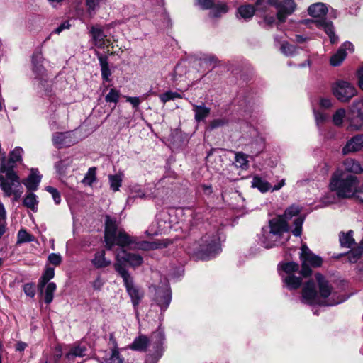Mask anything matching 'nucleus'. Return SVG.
<instances>
[{
	"label": "nucleus",
	"instance_id": "f257e3e1",
	"mask_svg": "<svg viewBox=\"0 0 363 363\" xmlns=\"http://www.w3.org/2000/svg\"><path fill=\"white\" fill-rule=\"evenodd\" d=\"M300 208L291 206L286 209L282 216H278L269 220L268 225L262 228L259 241L265 248H272L284 244L289 239L290 221L294 228V235L298 237L302 233L304 218L300 216Z\"/></svg>",
	"mask_w": 363,
	"mask_h": 363
},
{
	"label": "nucleus",
	"instance_id": "f03ea898",
	"mask_svg": "<svg viewBox=\"0 0 363 363\" xmlns=\"http://www.w3.org/2000/svg\"><path fill=\"white\" fill-rule=\"evenodd\" d=\"M315 278L317 282L318 291L313 281H308L303 286L301 291V301L308 305H319L323 306H333L344 302L347 297L337 296L329 281L321 274H316Z\"/></svg>",
	"mask_w": 363,
	"mask_h": 363
},
{
	"label": "nucleus",
	"instance_id": "7ed1b4c3",
	"mask_svg": "<svg viewBox=\"0 0 363 363\" xmlns=\"http://www.w3.org/2000/svg\"><path fill=\"white\" fill-rule=\"evenodd\" d=\"M104 239L108 250H111L114 245L145 251L157 248V245L155 242L139 241L136 237L130 236L123 230L118 229L116 219L109 216H106Z\"/></svg>",
	"mask_w": 363,
	"mask_h": 363
},
{
	"label": "nucleus",
	"instance_id": "20e7f679",
	"mask_svg": "<svg viewBox=\"0 0 363 363\" xmlns=\"http://www.w3.org/2000/svg\"><path fill=\"white\" fill-rule=\"evenodd\" d=\"M164 340L163 330L159 329L152 333L150 340L146 335H138L130 345L129 348L135 351L144 352L147 346L151 345L153 352L147 356L145 363H157L163 354Z\"/></svg>",
	"mask_w": 363,
	"mask_h": 363
},
{
	"label": "nucleus",
	"instance_id": "39448f33",
	"mask_svg": "<svg viewBox=\"0 0 363 363\" xmlns=\"http://www.w3.org/2000/svg\"><path fill=\"white\" fill-rule=\"evenodd\" d=\"M358 184L359 180L356 176L346 175L343 171L337 170L331 177L330 189L340 198L352 199Z\"/></svg>",
	"mask_w": 363,
	"mask_h": 363
},
{
	"label": "nucleus",
	"instance_id": "423d86ee",
	"mask_svg": "<svg viewBox=\"0 0 363 363\" xmlns=\"http://www.w3.org/2000/svg\"><path fill=\"white\" fill-rule=\"evenodd\" d=\"M21 187L19 177L12 169H6L4 161L0 168V188L6 197L11 196L12 191Z\"/></svg>",
	"mask_w": 363,
	"mask_h": 363
},
{
	"label": "nucleus",
	"instance_id": "0eeeda50",
	"mask_svg": "<svg viewBox=\"0 0 363 363\" xmlns=\"http://www.w3.org/2000/svg\"><path fill=\"white\" fill-rule=\"evenodd\" d=\"M199 246V253L202 259H208L217 255L220 250L218 233L214 231L207 233L201 238Z\"/></svg>",
	"mask_w": 363,
	"mask_h": 363
},
{
	"label": "nucleus",
	"instance_id": "6e6552de",
	"mask_svg": "<svg viewBox=\"0 0 363 363\" xmlns=\"http://www.w3.org/2000/svg\"><path fill=\"white\" fill-rule=\"evenodd\" d=\"M298 264L295 262H286L279 264V270L285 286L289 290H294L301 286L302 279L300 277L294 275L298 271Z\"/></svg>",
	"mask_w": 363,
	"mask_h": 363
},
{
	"label": "nucleus",
	"instance_id": "1a4fd4ad",
	"mask_svg": "<svg viewBox=\"0 0 363 363\" xmlns=\"http://www.w3.org/2000/svg\"><path fill=\"white\" fill-rule=\"evenodd\" d=\"M117 272L123 278L126 291L131 299V302L136 309L144 296L143 291L134 284L133 277L128 272H125L121 267H117Z\"/></svg>",
	"mask_w": 363,
	"mask_h": 363
},
{
	"label": "nucleus",
	"instance_id": "9d476101",
	"mask_svg": "<svg viewBox=\"0 0 363 363\" xmlns=\"http://www.w3.org/2000/svg\"><path fill=\"white\" fill-rule=\"evenodd\" d=\"M348 130L357 131L363 127V100L355 101L350 106L347 114Z\"/></svg>",
	"mask_w": 363,
	"mask_h": 363
},
{
	"label": "nucleus",
	"instance_id": "9b49d317",
	"mask_svg": "<svg viewBox=\"0 0 363 363\" xmlns=\"http://www.w3.org/2000/svg\"><path fill=\"white\" fill-rule=\"evenodd\" d=\"M333 94L341 102H347L357 94V89L347 81H337L332 85Z\"/></svg>",
	"mask_w": 363,
	"mask_h": 363
},
{
	"label": "nucleus",
	"instance_id": "f8f14e48",
	"mask_svg": "<svg viewBox=\"0 0 363 363\" xmlns=\"http://www.w3.org/2000/svg\"><path fill=\"white\" fill-rule=\"evenodd\" d=\"M301 259L302 261L301 274L306 277L311 274V267H318L322 264V259L314 255L306 245L301 246Z\"/></svg>",
	"mask_w": 363,
	"mask_h": 363
},
{
	"label": "nucleus",
	"instance_id": "ddd939ff",
	"mask_svg": "<svg viewBox=\"0 0 363 363\" xmlns=\"http://www.w3.org/2000/svg\"><path fill=\"white\" fill-rule=\"evenodd\" d=\"M116 262L114 264V268L117 272V267H121L125 272H128L124 266L125 263L129 264L133 267L140 266L143 262V258L138 254L130 253L121 247L116 254Z\"/></svg>",
	"mask_w": 363,
	"mask_h": 363
},
{
	"label": "nucleus",
	"instance_id": "4468645a",
	"mask_svg": "<svg viewBox=\"0 0 363 363\" xmlns=\"http://www.w3.org/2000/svg\"><path fill=\"white\" fill-rule=\"evenodd\" d=\"M155 290V301L157 304L163 308H167L171 301V291L169 284L165 281L161 286L156 288Z\"/></svg>",
	"mask_w": 363,
	"mask_h": 363
},
{
	"label": "nucleus",
	"instance_id": "2eb2a0df",
	"mask_svg": "<svg viewBox=\"0 0 363 363\" xmlns=\"http://www.w3.org/2000/svg\"><path fill=\"white\" fill-rule=\"evenodd\" d=\"M363 150V134H357L350 138L342 148V154L347 155Z\"/></svg>",
	"mask_w": 363,
	"mask_h": 363
},
{
	"label": "nucleus",
	"instance_id": "dca6fc26",
	"mask_svg": "<svg viewBox=\"0 0 363 363\" xmlns=\"http://www.w3.org/2000/svg\"><path fill=\"white\" fill-rule=\"evenodd\" d=\"M52 143L57 148L69 147L76 143L71 132L55 133L52 135Z\"/></svg>",
	"mask_w": 363,
	"mask_h": 363
},
{
	"label": "nucleus",
	"instance_id": "f3484780",
	"mask_svg": "<svg viewBox=\"0 0 363 363\" xmlns=\"http://www.w3.org/2000/svg\"><path fill=\"white\" fill-rule=\"evenodd\" d=\"M296 5L292 0H284L277 6V18L284 22L287 16L291 15L296 9Z\"/></svg>",
	"mask_w": 363,
	"mask_h": 363
},
{
	"label": "nucleus",
	"instance_id": "a211bd4d",
	"mask_svg": "<svg viewBox=\"0 0 363 363\" xmlns=\"http://www.w3.org/2000/svg\"><path fill=\"white\" fill-rule=\"evenodd\" d=\"M346 50H349L350 52L354 50L352 43L350 42L344 43L337 52L331 57L330 64L335 67L340 65L347 56Z\"/></svg>",
	"mask_w": 363,
	"mask_h": 363
},
{
	"label": "nucleus",
	"instance_id": "6ab92c4d",
	"mask_svg": "<svg viewBox=\"0 0 363 363\" xmlns=\"http://www.w3.org/2000/svg\"><path fill=\"white\" fill-rule=\"evenodd\" d=\"M316 27L322 29L328 35L332 44L337 43L338 37L335 35L334 31V26L332 21L327 19H320L314 21Z\"/></svg>",
	"mask_w": 363,
	"mask_h": 363
},
{
	"label": "nucleus",
	"instance_id": "aec40b11",
	"mask_svg": "<svg viewBox=\"0 0 363 363\" xmlns=\"http://www.w3.org/2000/svg\"><path fill=\"white\" fill-rule=\"evenodd\" d=\"M328 11L326 4L322 2H318L311 4L308 9V14L316 20L326 19L325 15Z\"/></svg>",
	"mask_w": 363,
	"mask_h": 363
},
{
	"label": "nucleus",
	"instance_id": "412c9836",
	"mask_svg": "<svg viewBox=\"0 0 363 363\" xmlns=\"http://www.w3.org/2000/svg\"><path fill=\"white\" fill-rule=\"evenodd\" d=\"M92 39L95 46L103 48L109 45V40L106 38V35L104 33L102 29L99 27H92L91 29Z\"/></svg>",
	"mask_w": 363,
	"mask_h": 363
},
{
	"label": "nucleus",
	"instance_id": "4be33fe9",
	"mask_svg": "<svg viewBox=\"0 0 363 363\" xmlns=\"http://www.w3.org/2000/svg\"><path fill=\"white\" fill-rule=\"evenodd\" d=\"M342 166L345 172L359 174L363 173V162L352 157L346 158L343 162Z\"/></svg>",
	"mask_w": 363,
	"mask_h": 363
},
{
	"label": "nucleus",
	"instance_id": "5701e85b",
	"mask_svg": "<svg viewBox=\"0 0 363 363\" xmlns=\"http://www.w3.org/2000/svg\"><path fill=\"white\" fill-rule=\"evenodd\" d=\"M87 348L84 345H76L72 347L65 355V363H74L77 357H83L86 355Z\"/></svg>",
	"mask_w": 363,
	"mask_h": 363
},
{
	"label": "nucleus",
	"instance_id": "b1692460",
	"mask_svg": "<svg viewBox=\"0 0 363 363\" xmlns=\"http://www.w3.org/2000/svg\"><path fill=\"white\" fill-rule=\"evenodd\" d=\"M23 150L21 147H16L10 154V157L8 161H6L5 157H3L1 163L4 161L6 169H12L15 167V163L21 160V156Z\"/></svg>",
	"mask_w": 363,
	"mask_h": 363
},
{
	"label": "nucleus",
	"instance_id": "393cba45",
	"mask_svg": "<svg viewBox=\"0 0 363 363\" xmlns=\"http://www.w3.org/2000/svg\"><path fill=\"white\" fill-rule=\"evenodd\" d=\"M339 241L341 247L351 248L355 243L353 230H350L347 232L341 231L339 233Z\"/></svg>",
	"mask_w": 363,
	"mask_h": 363
},
{
	"label": "nucleus",
	"instance_id": "a878e982",
	"mask_svg": "<svg viewBox=\"0 0 363 363\" xmlns=\"http://www.w3.org/2000/svg\"><path fill=\"white\" fill-rule=\"evenodd\" d=\"M41 177L38 174V171L32 169L29 177L23 181L24 185L28 190L35 191L37 189Z\"/></svg>",
	"mask_w": 363,
	"mask_h": 363
},
{
	"label": "nucleus",
	"instance_id": "bb28decb",
	"mask_svg": "<svg viewBox=\"0 0 363 363\" xmlns=\"http://www.w3.org/2000/svg\"><path fill=\"white\" fill-rule=\"evenodd\" d=\"M193 106V111L194 112V118L197 122L203 121L206 118H207L209 114L211 109L206 107L203 104L201 105H196L192 104Z\"/></svg>",
	"mask_w": 363,
	"mask_h": 363
},
{
	"label": "nucleus",
	"instance_id": "cd10ccee",
	"mask_svg": "<svg viewBox=\"0 0 363 363\" xmlns=\"http://www.w3.org/2000/svg\"><path fill=\"white\" fill-rule=\"evenodd\" d=\"M91 263L96 268H104L109 266L111 262L105 257V251L101 250L95 253Z\"/></svg>",
	"mask_w": 363,
	"mask_h": 363
},
{
	"label": "nucleus",
	"instance_id": "c85d7f7f",
	"mask_svg": "<svg viewBox=\"0 0 363 363\" xmlns=\"http://www.w3.org/2000/svg\"><path fill=\"white\" fill-rule=\"evenodd\" d=\"M255 12V8L250 4H245L239 6L237 10V17H240L245 20H250L252 18Z\"/></svg>",
	"mask_w": 363,
	"mask_h": 363
},
{
	"label": "nucleus",
	"instance_id": "c756f323",
	"mask_svg": "<svg viewBox=\"0 0 363 363\" xmlns=\"http://www.w3.org/2000/svg\"><path fill=\"white\" fill-rule=\"evenodd\" d=\"M363 255V238L356 247L347 252V259L351 263H356Z\"/></svg>",
	"mask_w": 363,
	"mask_h": 363
},
{
	"label": "nucleus",
	"instance_id": "7c9ffc66",
	"mask_svg": "<svg viewBox=\"0 0 363 363\" xmlns=\"http://www.w3.org/2000/svg\"><path fill=\"white\" fill-rule=\"evenodd\" d=\"M130 195L127 199V203L133 202L135 198L143 199L146 196L144 190L141 186L137 184H131L130 186Z\"/></svg>",
	"mask_w": 363,
	"mask_h": 363
},
{
	"label": "nucleus",
	"instance_id": "2f4dec72",
	"mask_svg": "<svg viewBox=\"0 0 363 363\" xmlns=\"http://www.w3.org/2000/svg\"><path fill=\"white\" fill-rule=\"evenodd\" d=\"M98 60L101 66V76L104 80L109 81V77L111 72L108 67V62L107 57L101 54L97 53Z\"/></svg>",
	"mask_w": 363,
	"mask_h": 363
},
{
	"label": "nucleus",
	"instance_id": "473e14b6",
	"mask_svg": "<svg viewBox=\"0 0 363 363\" xmlns=\"http://www.w3.org/2000/svg\"><path fill=\"white\" fill-rule=\"evenodd\" d=\"M124 174L122 172H118L116 174H110L108 175V182L110 185V189L116 192L119 191L120 187L122 185V182L123 180Z\"/></svg>",
	"mask_w": 363,
	"mask_h": 363
},
{
	"label": "nucleus",
	"instance_id": "72a5a7b5",
	"mask_svg": "<svg viewBox=\"0 0 363 363\" xmlns=\"http://www.w3.org/2000/svg\"><path fill=\"white\" fill-rule=\"evenodd\" d=\"M252 186L258 189L262 193L271 190V184L264 179L259 176H255L252 181Z\"/></svg>",
	"mask_w": 363,
	"mask_h": 363
},
{
	"label": "nucleus",
	"instance_id": "f704fd0d",
	"mask_svg": "<svg viewBox=\"0 0 363 363\" xmlns=\"http://www.w3.org/2000/svg\"><path fill=\"white\" fill-rule=\"evenodd\" d=\"M55 276V270L54 268L47 267L45 269V272L43 273V276L41 277L38 287L39 289L42 291L43 289L45 287V286L47 284V283L54 277Z\"/></svg>",
	"mask_w": 363,
	"mask_h": 363
},
{
	"label": "nucleus",
	"instance_id": "c9c22d12",
	"mask_svg": "<svg viewBox=\"0 0 363 363\" xmlns=\"http://www.w3.org/2000/svg\"><path fill=\"white\" fill-rule=\"evenodd\" d=\"M229 10L226 3L218 4L212 9L209 15L212 18H220L223 14L226 13Z\"/></svg>",
	"mask_w": 363,
	"mask_h": 363
},
{
	"label": "nucleus",
	"instance_id": "e433bc0d",
	"mask_svg": "<svg viewBox=\"0 0 363 363\" xmlns=\"http://www.w3.org/2000/svg\"><path fill=\"white\" fill-rule=\"evenodd\" d=\"M33 71L38 75L43 73L44 69L42 64V57L40 54H34L32 56Z\"/></svg>",
	"mask_w": 363,
	"mask_h": 363
},
{
	"label": "nucleus",
	"instance_id": "4c0bfd02",
	"mask_svg": "<svg viewBox=\"0 0 363 363\" xmlns=\"http://www.w3.org/2000/svg\"><path fill=\"white\" fill-rule=\"evenodd\" d=\"M38 203L36 196L33 193L27 194L23 201V205L28 208L31 209L33 211H37Z\"/></svg>",
	"mask_w": 363,
	"mask_h": 363
},
{
	"label": "nucleus",
	"instance_id": "58836bf2",
	"mask_svg": "<svg viewBox=\"0 0 363 363\" xmlns=\"http://www.w3.org/2000/svg\"><path fill=\"white\" fill-rule=\"evenodd\" d=\"M96 181V168L90 167L82 182L85 186H91Z\"/></svg>",
	"mask_w": 363,
	"mask_h": 363
},
{
	"label": "nucleus",
	"instance_id": "ea45409f",
	"mask_svg": "<svg viewBox=\"0 0 363 363\" xmlns=\"http://www.w3.org/2000/svg\"><path fill=\"white\" fill-rule=\"evenodd\" d=\"M235 164L236 167L246 169L248 167L247 155L242 152H235Z\"/></svg>",
	"mask_w": 363,
	"mask_h": 363
},
{
	"label": "nucleus",
	"instance_id": "a19ab883",
	"mask_svg": "<svg viewBox=\"0 0 363 363\" xmlns=\"http://www.w3.org/2000/svg\"><path fill=\"white\" fill-rule=\"evenodd\" d=\"M45 286V301L46 303H50L53 300V295L56 290V284L53 282L47 283Z\"/></svg>",
	"mask_w": 363,
	"mask_h": 363
},
{
	"label": "nucleus",
	"instance_id": "79ce46f5",
	"mask_svg": "<svg viewBox=\"0 0 363 363\" xmlns=\"http://www.w3.org/2000/svg\"><path fill=\"white\" fill-rule=\"evenodd\" d=\"M347 117L344 108L337 109L333 116V123L335 125L340 127L342 125L344 118Z\"/></svg>",
	"mask_w": 363,
	"mask_h": 363
},
{
	"label": "nucleus",
	"instance_id": "37998d69",
	"mask_svg": "<svg viewBox=\"0 0 363 363\" xmlns=\"http://www.w3.org/2000/svg\"><path fill=\"white\" fill-rule=\"evenodd\" d=\"M159 98L162 103L165 104L171 100H174L175 99H180L182 98V96L177 92L167 91L164 94H160L159 96Z\"/></svg>",
	"mask_w": 363,
	"mask_h": 363
},
{
	"label": "nucleus",
	"instance_id": "c03bdc74",
	"mask_svg": "<svg viewBox=\"0 0 363 363\" xmlns=\"http://www.w3.org/2000/svg\"><path fill=\"white\" fill-rule=\"evenodd\" d=\"M6 210L2 203H0V238L5 233Z\"/></svg>",
	"mask_w": 363,
	"mask_h": 363
},
{
	"label": "nucleus",
	"instance_id": "a18cd8bd",
	"mask_svg": "<svg viewBox=\"0 0 363 363\" xmlns=\"http://www.w3.org/2000/svg\"><path fill=\"white\" fill-rule=\"evenodd\" d=\"M281 51L286 56H292L296 52V47L288 43H284L281 46Z\"/></svg>",
	"mask_w": 363,
	"mask_h": 363
},
{
	"label": "nucleus",
	"instance_id": "49530a36",
	"mask_svg": "<svg viewBox=\"0 0 363 363\" xmlns=\"http://www.w3.org/2000/svg\"><path fill=\"white\" fill-rule=\"evenodd\" d=\"M33 240V237L30 235L26 230L21 229L18 233V242H28Z\"/></svg>",
	"mask_w": 363,
	"mask_h": 363
},
{
	"label": "nucleus",
	"instance_id": "de8ad7c7",
	"mask_svg": "<svg viewBox=\"0 0 363 363\" xmlns=\"http://www.w3.org/2000/svg\"><path fill=\"white\" fill-rule=\"evenodd\" d=\"M314 116L317 125H320L326 122L328 119V116L320 111H313Z\"/></svg>",
	"mask_w": 363,
	"mask_h": 363
},
{
	"label": "nucleus",
	"instance_id": "09e8293b",
	"mask_svg": "<svg viewBox=\"0 0 363 363\" xmlns=\"http://www.w3.org/2000/svg\"><path fill=\"white\" fill-rule=\"evenodd\" d=\"M120 97V92L115 89H111L108 94L106 96V102L117 103Z\"/></svg>",
	"mask_w": 363,
	"mask_h": 363
},
{
	"label": "nucleus",
	"instance_id": "8fccbe9b",
	"mask_svg": "<svg viewBox=\"0 0 363 363\" xmlns=\"http://www.w3.org/2000/svg\"><path fill=\"white\" fill-rule=\"evenodd\" d=\"M49 262L55 266H58L62 262V256L58 253H51L48 258Z\"/></svg>",
	"mask_w": 363,
	"mask_h": 363
},
{
	"label": "nucleus",
	"instance_id": "3c124183",
	"mask_svg": "<svg viewBox=\"0 0 363 363\" xmlns=\"http://www.w3.org/2000/svg\"><path fill=\"white\" fill-rule=\"evenodd\" d=\"M197 4L202 9H213L215 0H196Z\"/></svg>",
	"mask_w": 363,
	"mask_h": 363
},
{
	"label": "nucleus",
	"instance_id": "603ef678",
	"mask_svg": "<svg viewBox=\"0 0 363 363\" xmlns=\"http://www.w3.org/2000/svg\"><path fill=\"white\" fill-rule=\"evenodd\" d=\"M185 72L184 67L182 63H179L175 67L174 72L172 74V79L173 81L177 80V76H182L183 73Z\"/></svg>",
	"mask_w": 363,
	"mask_h": 363
},
{
	"label": "nucleus",
	"instance_id": "864d4df0",
	"mask_svg": "<svg viewBox=\"0 0 363 363\" xmlns=\"http://www.w3.org/2000/svg\"><path fill=\"white\" fill-rule=\"evenodd\" d=\"M46 190L52 196L55 203L59 204L61 201V199L57 190L52 186H47Z\"/></svg>",
	"mask_w": 363,
	"mask_h": 363
},
{
	"label": "nucleus",
	"instance_id": "5fc2aeb1",
	"mask_svg": "<svg viewBox=\"0 0 363 363\" xmlns=\"http://www.w3.org/2000/svg\"><path fill=\"white\" fill-rule=\"evenodd\" d=\"M23 291L25 294L30 297H33L35 294V286L30 284H25L23 286Z\"/></svg>",
	"mask_w": 363,
	"mask_h": 363
},
{
	"label": "nucleus",
	"instance_id": "6e6d98bb",
	"mask_svg": "<svg viewBox=\"0 0 363 363\" xmlns=\"http://www.w3.org/2000/svg\"><path fill=\"white\" fill-rule=\"evenodd\" d=\"M101 1V0H86L88 12L90 14H91V13L96 9Z\"/></svg>",
	"mask_w": 363,
	"mask_h": 363
},
{
	"label": "nucleus",
	"instance_id": "4d7b16f0",
	"mask_svg": "<svg viewBox=\"0 0 363 363\" xmlns=\"http://www.w3.org/2000/svg\"><path fill=\"white\" fill-rule=\"evenodd\" d=\"M356 201L363 203V184L359 188L357 187L353 198Z\"/></svg>",
	"mask_w": 363,
	"mask_h": 363
},
{
	"label": "nucleus",
	"instance_id": "13d9d810",
	"mask_svg": "<svg viewBox=\"0 0 363 363\" xmlns=\"http://www.w3.org/2000/svg\"><path fill=\"white\" fill-rule=\"evenodd\" d=\"M335 201V198L331 194H328L322 198V202L324 206L330 205Z\"/></svg>",
	"mask_w": 363,
	"mask_h": 363
},
{
	"label": "nucleus",
	"instance_id": "bf43d9fd",
	"mask_svg": "<svg viewBox=\"0 0 363 363\" xmlns=\"http://www.w3.org/2000/svg\"><path fill=\"white\" fill-rule=\"evenodd\" d=\"M320 106L323 108H330L333 106V103L329 98H322L320 100Z\"/></svg>",
	"mask_w": 363,
	"mask_h": 363
},
{
	"label": "nucleus",
	"instance_id": "052dcab7",
	"mask_svg": "<svg viewBox=\"0 0 363 363\" xmlns=\"http://www.w3.org/2000/svg\"><path fill=\"white\" fill-rule=\"evenodd\" d=\"M22 187L15 189L14 191H12L11 196H13L12 199V202L15 203L16 201H18L22 195Z\"/></svg>",
	"mask_w": 363,
	"mask_h": 363
},
{
	"label": "nucleus",
	"instance_id": "680f3d73",
	"mask_svg": "<svg viewBox=\"0 0 363 363\" xmlns=\"http://www.w3.org/2000/svg\"><path fill=\"white\" fill-rule=\"evenodd\" d=\"M70 28V24L68 21H65L62 23L60 26H59L54 31L53 33L56 34H60L62 31H63L65 29H69Z\"/></svg>",
	"mask_w": 363,
	"mask_h": 363
},
{
	"label": "nucleus",
	"instance_id": "e2e57ef3",
	"mask_svg": "<svg viewBox=\"0 0 363 363\" xmlns=\"http://www.w3.org/2000/svg\"><path fill=\"white\" fill-rule=\"evenodd\" d=\"M126 101L130 102L134 107H137L140 104V100L138 97L127 96Z\"/></svg>",
	"mask_w": 363,
	"mask_h": 363
},
{
	"label": "nucleus",
	"instance_id": "0e129e2a",
	"mask_svg": "<svg viewBox=\"0 0 363 363\" xmlns=\"http://www.w3.org/2000/svg\"><path fill=\"white\" fill-rule=\"evenodd\" d=\"M104 284L103 280L100 277H97L92 284L93 288L99 290Z\"/></svg>",
	"mask_w": 363,
	"mask_h": 363
},
{
	"label": "nucleus",
	"instance_id": "69168bd1",
	"mask_svg": "<svg viewBox=\"0 0 363 363\" xmlns=\"http://www.w3.org/2000/svg\"><path fill=\"white\" fill-rule=\"evenodd\" d=\"M225 124V121L223 119H216L211 122V128H216Z\"/></svg>",
	"mask_w": 363,
	"mask_h": 363
},
{
	"label": "nucleus",
	"instance_id": "338daca9",
	"mask_svg": "<svg viewBox=\"0 0 363 363\" xmlns=\"http://www.w3.org/2000/svg\"><path fill=\"white\" fill-rule=\"evenodd\" d=\"M200 187H201V191L206 195H210L213 192L212 186L211 185L202 184V185H201Z\"/></svg>",
	"mask_w": 363,
	"mask_h": 363
},
{
	"label": "nucleus",
	"instance_id": "774afa93",
	"mask_svg": "<svg viewBox=\"0 0 363 363\" xmlns=\"http://www.w3.org/2000/svg\"><path fill=\"white\" fill-rule=\"evenodd\" d=\"M285 185V180L284 179H281L280 180L277 184L274 185V186H272L271 188V191H278L281 188H282Z\"/></svg>",
	"mask_w": 363,
	"mask_h": 363
}]
</instances>
